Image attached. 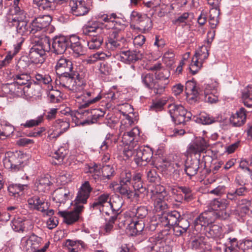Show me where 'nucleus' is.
Segmentation results:
<instances>
[{
    "instance_id": "obj_49",
    "label": "nucleus",
    "mask_w": 252,
    "mask_h": 252,
    "mask_svg": "<svg viewBox=\"0 0 252 252\" xmlns=\"http://www.w3.org/2000/svg\"><path fill=\"white\" fill-rule=\"evenodd\" d=\"M22 41L18 43L14 47L13 51H10L8 52L7 55L6 56L5 59L3 60V62L8 64L12 58L21 49Z\"/></svg>"
},
{
    "instance_id": "obj_18",
    "label": "nucleus",
    "mask_w": 252,
    "mask_h": 252,
    "mask_svg": "<svg viewBox=\"0 0 252 252\" xmlns=\"http://www.w3.org/2000/svg\"><path fill=\"white\" fill-rule=\"evenodd\" d=\"M209 144L205 139L200 138L189 145L188 152L194 154L205 152Z\"/></svg>"
},
{
    "instance_id": "obj_36",
    "label": "nucleus",
    "mask_w": 252,
    "mask_h": 252,
    "mask_svg": "<svg viewBox=\"0 0 252 252\" xmlns=\"http://www.w3.org/2000/svg\"><path fill=\"white\" fill-rule=\"evenodd\" d=\"M67 154V150L63 147H60L53 154L52 157L55 159L53 161L55 164H61L63 163L64 158Z\"/></svg>"
},
{
    "instance_id": "obj_63",
    "label": "nucleus",
    "mask_w": 252,
    "mask_h": 252,
    "mask_svg": "<svg viewBox=\"0 0 252 252\" xmlns=\"http://www.w3.org/2000/svg\"><path fill=\"white\" fill-rule=\"evenodd\" d=\"M29 65V61L25 60L24 58H20L16 65V66L21 72L25 70Z\"/></svg>"
},
{
    "instance_id": "obj_37",
    "label": "nucleus",
    "mask_w": 252,
    "mask_h": 252,
    "mask_svg": "<svg viewBox=\"0 0 252 252\" xmlns=\"http://www.w3.org/2000/svg\"><path fill=\"white\" fill-rule=\"evenodd\" d=\"M242 98L245 106L252 107V86H248L243 90Z\"/></svg>"
},
{
    "instance_id": "obj_8",
    "label": "nucleus",
    "mask_w": 252,
    "mask_h": 252,
    "mask_svg": "<svg viewBox=\"0 0 252 252\" xmlns=\"http://www.w3.org/2000/svg\"><path fill=\"white\" fill-rule=\"evenodd\" d=\"M153 155V152L149 147H140L136 149L134 161L138 166L146 165L151 161Z\"/></svg>"
},
{
    "instance_id": "obj_39",
    "label": "nucleus",
    "mask_w": 252,
    "mask_h": 252,
    "mask_svg": "<svg viewBox=\"0 0 252 252\" xmlns=\"http://www.w3.org/2000/svg\"><path fill=\"white\" fill-rule=\"evenodd\" d=\"M222 234V228L217 224H213L210 226L206 233V236L213 239L220 238Z\"/></svg>"
},
{
    "instance_id": "obj_54",
    "label": "nucleus",
    "mask_w": 252,
    "mask_h": 252,
    "mask_svg": "<svg viewBox=\"0 0 252 252\" xmlns=\"http://www.w3.org/2000/svg\"><path fill=\"white\" fill-rule=\"evenodd\" d=\"M91 110H84L83 108H79L75 113L74 116L77 119L85 118L86 119H90Z\"/></svg>"
},
{
    "instance_id": "obj_13",
    "label": "nucleus",
    "mask_w": 252,
    "mask_h": 252,
    "mask_svg": "<svg viewBox=\"0 0 252 252\" xmlns=\"http://www.w3.org/2000/svg\"><path fill=\"white\" fill-rule=\"evenodd\" d=\"M139 128L137 127H135L130 131L124 133L122 141L124 144L134 147L137 142V141L135 140L139 136Z\"/></svg>"
},
{
    "instance_id": "obj_7",
    "label": "nucleus",
    "mask_w": 252,
    "mask_h": 252,
    "mask_svg": "<svg viewBox=\"0 0 252 252\" xmlns=\"http://www.w3.org/2000/svg\"><path fill=\"white\" fill-rule=\"evenodd\" d=\"M64 36H57L53 38L50 51L57 55L63 54L69 47L70 41Z\"/></svg>"
},
{
    "instance_id": "obj_41",
    "label": "nucleus",
    "mask_w": 252,
    "mask_h": 252,
    "mask_svg": "<svg viewBox=\"0 0 252 252\" xmlns=\"http://www.w3.org/2000/svg\"><path fill=\"white\" fill-rule=\"evenodd\" d=\"M20 86H21L16 83V82H14L12 83L5 84L3 86V88L5 90L8 89V92L11 94L22 95L23 93H25L26 87L22 88Z\"/></svg>"
},
{
    "instance_id": "obj_17",
    "label": "nucleus",
    "mask_w": 252,
    "mask_h": 252,
    "mask_svg": "<svg viewBox=\"0 0 252 252\" xmlns=\"http://www.w3.org/2000/svg\"><path fill=\"white\" fill-rule=\"evenodd\" d=\"M121 61L126 63L135 62L142 58V54L136 50H127L120 53Z\"/></svg>"
},
{
    "instance_id": "obj_9",
    "label": "nucleus",
    "mask_w": 252,
    "mask_h": 252,
    "mask_svg": "<svg viewBox=\"0 0 252 252\" xmlns=\"http://www.w3.org/2000/svg\"><path fill=\"white\" fill-rule=\"evenodd\" d=\"M84 206L76 205L72 211H59L58 214L63 218V222L68 225L72 224L79 220L80 214L82 212Z\"/></svg>"
},
{
    "instance_id": "obj_45",
    "label": "nucleus",
    "mask_w": 252,
    "mask_h": 252,
    "mask_svg": "<svg viewBox=\"0 0 252 252\" xmlns=\"http://www.w3.org/2000/svg\"><path fill=\"white\" fill-rule=\"evenodd\" d=\"M26 187H27L26 185L13 184L8 187V190L11 195L17 197L20 195V193H22Z\"/></svg>"
},
{
    "instance_id": "obj_27",
    "label": "nucleus",
    "mask_w": 252,
    "mask_h": 252,
    "mask_svg": "<svg viewBox=\"0 0 252 252\" xmlns=\"http://www.w3.org/2000/svg\"><path fill=\"white\" fill-rule=\"evenodd\" d=\"M164 244L159 240L155 238H150L146 245V251L155 252H163Z\"/></svg>"
},
{
    "instance_id": "obj_22",
    "label": "nucleus",
    "mask_w": 252,
    "mask_h": 252,
    "mask_svg": "<svg viewBox=\"0 0 252 252\" xmlns=\"http://www.w3.org/2000/svg\"><path fill=\"white\" fill-rule=\"evenodd\" d=\"M181 219V215L177 211H173L169 212L166 215L163 216L161 218V221L165 222L164 225L165 226H175L177 224L180 219Z\"/></svg>"
},
{
    "instance_id": "obj_56",
    "label": "nucleus",
    "mask_w": 252,
    "mask_h": 252,
    "mask_svg": "<svg viewBox=\"0 0 252 252\" xmlns=\"http://www.w3.org/2000/svg\"><path fill=\"white\" fill-rule=\"evenodd\" d=\"M187 94V99L189 103L192 104L198 101L199 93L197 89L191 91L190 94H188V93Z\"/></svg>"
},
{
    "instance_id": "obj_53",
    "label": "nucleus",
    "mask_w": 252,
    "mask_h": 252,
    "mask_svg": "<svg viewBox=\"0 0 252 252\" xmlns=\"http://www.w3.org/2000/svg\"><path fill=\"white\" fill-rule=\"evenodd\" d=\"M209 56L208 50L205 46H202L199 51L196 52L194 56L195 58H198L200 61L207 59Z\"/></svg>"
},
{
    "instance_id": "obj_21",
    "label": "nucleus",
    "mask_w": 252,
    "mask_h": 252,
    "mask_svg": "<svg viewBox=\"0 0 252 252\" xmlns=\"http://www.w3.org/2000/svg\"><path fill=\"white\" fill-rule=\"evenodd\" d=\"M9 23H13V26H16L17 31L21 35H28L30 33H32V31H31V24L28 25L26 21H19L15 19H12L11 21Z\"/></svg>"
},
{
    "instance_id": "obj_19",
    "label": "nucleus",
    "mask_w": 252,
    "mask_h": 252,
    "mask_svg": "<svg viewBox=\"0 0 252 252\" xmlns=\"http://www.w3.org/2000/svg\"><path fill=\"white\" fill-rule=\"evenodd\" d=\"M215 214V212L212 211H205L201 214L194 221V227L195 229L201 228L202 226H206L212 222L211 216Z\"/></svg>"
},
{
    "instance_id": "obj_46",
    "label": "nucleus",
    "mask_w": 252,
    "mask_h": 252,
    "mask_svg": "<svg viewBox=\"0 0 252 252\" xmlns=\"http://www.w3.org/2000/svg\"><path fill=\"white\" fill-rule=\"evenodd\" d=\"M35 78L36 80V83L39 85L49 84L52 81V79L48 74H42L37 73L35 74Z\"/></svg>"
},
{
    "instance_id": "obj_42",
    "label": "nucleus",
    "mask_w": 252,
    "mask_h": 252,
    "mask_svg": "<svg viewBox=\"0 0 252 252\" xmlns=\"http://www.w3.org/2000/svg\"><path fill=\"white\" fill-rule=\"evenodd\" d=\"M139 24L138 29L143 31L144 32H148L152 28V21L151 18L146 15H143L141 20L138 23Z\"/></svg>"
},
{
    "instance_id": "obj_44",
    "label": "nucleus",
    "mask_w": 252,
    "mask_h": 252,
    "mask_svg": "<svg viewBox=\"0 0 252 252\" xmlns=\"http://www.w3.org/2000/svg\"><path fill=\"white\" fill-rule=\"evenodd\" d=\"M102 42L103 38L101 35L92 37L91 39L88 41V46L90 49L97 50L101 47Z\"/></svg>"
},
{
    "instance_id": "obj_31",
    "label": "nucleus",
    "mask_w": 252,
    "mask_h": 252,
    "mask_svg": "<svg viewBox=\"0 0 252 252\" xmlns=\"http://www.w3.org/2000/svg\"><path fill=\"white\" fill-rule=\"evenodd\" d=\"M33 2L39 10H54L56 8L53 0H33Z\"/></svg>"
},
{
    "instance_id": "obj_2",
    "label": "nucleus",
    "mask_w": 252,
    "mask_h": 252,
    "mask_svg": "<svg viewBox=\"0 0 252 252\" xmlns=\"http://www.w3.org/2000/svg\"><path fill=\"white\" fill-rule=\"evenodd\" d=\"M59 78L56 79L57 84L62 87L73 91H77L78 87L81 88L85 85V76L84 72H78L76 71H71L66 73V74H59Z\"/></svg>"
},
{
    "instance_id": "obj_48",
    "label": "nucleus",
    "mask_w": 252,
    "mask_h": 252,
    "mask_svg": "<svg viewBox=\"0 0 252 252\" xmlns=\"http://www.w3.org/2000/svg\"><path fill=\"white\" fill-rule=\"evenodd\" d=\"M43 121V116H38L36 119H32L27 121L25 123L21 125L26 128H30L39 125Z\"/></svg>"
},
{
    "instance_id": "obj_47",
    "label": "nucleus",
    "mask_w": 252,
    "mask_h": 252,
    "mask_svg": "<svg viewBox=\"0 0 252 252\" xmlns=\"http://www.w3.org/2000/svg\"><path fill=\"white\" fill-rule=\"evenodd\" d=\"M55 126L57 129H60L59 131L60 133L63 134L69 128L70 124L64 119H59L56 121Z\"/></svg>"
},
{
    "instance_id": "obj_30",
    "label": "nucleus",
    "mask_w": 252,
    "mask_h": 252,
    "mask_svg": "<svg viewBox=\"0 0 252 252\" xmlns=\"http://www.w3.org/2000/svg\"><path fill=\"white\" fill-rule=\"evenodd\" d=\"M69 41H70L69 47L71 48L74 53L78 55H84L85 52L84 48L77 37L75 36H72Z\"/></svg>"
},
{
    "instance_id": "obj_62",
    "label": "nucleus",
    "mask_w": 252,
    "mask_h": 252,
    "mask_svg": "<svg viewBox=\"0 0 252 252\" xmlns=\"http://www.w3.org/2000/svg\"><path fill=\"white\" fill-rule=\"evenodd\" d=\"M234 191L235 192L237 197L239 198L240 196H244L249 192V189L244 185L240 186L236 188Z\"/></svg>"
},
{
    "instance_id": "obj_15",
    "label": "nucleus",
    "mask_w": 252,
    "mask_h": 252,
    "mask_svg": "<svg viewBox=\"0 0 252 252\" xmlns=\"http://www.w3.org/2000/svg\"><path fill=\"white\" fill-rule=\"evenodd\" d=\"M145 224L143 220H136L135 218H134L130 223L128 224L126 232L130 236H137L142 233Z\"/></svg>"
},
{
    "instance_id": "obj_4",
    "label": "nucleus",
    "mask_w": 252,
    "mask_h": 252,
    "mask_svg": "<svg viewBox=\"0 0 252 252\" xmlns=\"http://www.w3.org/2000/svg\"><path fill=\"white\" fill-rule=\"evenodd\" d=\"M169 113L176 125H185L191 119L192 114L182 105L171 104L169 105Z\"/></svg>"
},
{
    "instance_id": "obj_6",
    "label": "nucleus",
    "mask_w": 252,
    "mask_h": 252,
    "mask_svg": "<svg viewBox=\"0 0 252 252\" xmlns=\"http://www.w3.org/2000/svg\"><path fill=\"white\" fill-rule=\"evenodd\" d=\"M229 204V201L226 199L215 198L210 201L209 207L213 211H217L215 213L217 218L226 220L229 217V213L226 210Z\"/></svg>"
},
{
    "instance_id": "obj_55",
    "label": "nucleus",
    "mask_w": 252,
    "mask_h": 252,
    "mask_svg": "<svg viewBox=\"0 0 252 252\" xmlns=\"http://www.w3.org/2000/svg\"><path fill=\"white\" fill-rule=\"evenodd\" d=\"M148 214V209L146 207L140 206L136 210L135 217L137 219L142 220Z\"/></svg>"
},
{
    "instance_id": "obj_58",
    "label": "nucleus",
    "mask_w": 252,
    "mask_h": 252,
    "mask_svg": "<svg viewBox=\"0 0 252 252\" xmlns=\"http://www.w3.org/2000/svg\"><path fill=\"white\" fill-rule=\"evenodd\" d=\"M199 120L200 122L203 125L211 124L216 121L214 118L210 117L209 115L205 113L200 115Z\"/></svg>"
},
{
    "instance_id": "obj_38",
    "label": "nucleus",
    "mask_w": 252,
    "mask_h": 252,
    "mask_svg": "<svg viewBox=\"0 0 252 252\" xmlns=\"http://www.w3.org/2000/svg\"><path fill=\"white\" fill-rule=\"evenodd\" d=\"M51 184V182L47 177H41L35 183L38 191L44 192L49 190Z\"/></svg>"
},
{
    "instance_id": "obj_14",
    "label": "nucleus",
    "mask_w": 252,
    "mask_h": 252,
    "mask_svg": "<svg viewBox=\"0 0 252 252\" xmlns=\"http://www.w3.org/2000/svg\"><path fill=\"white\" fill-rule=\"evenodd\" d=\"M200 159L197 158H188L185 162V171L191 178L196 175L198 171Z\"/></svg>"
},
{
    "instance_id": "obj_24",
    "label": "nucleus",
    "mask_w": 252,
    "mask_h": 252,
    "mask_svg": "<svg viewBox=\"0 0 252 252\" xmlns=\"http://www.w3.org/2000/svg\"><path fill=\"white\" fill-rule=\"evenodd\" d=\"M31 78L29 74L24 73L13 76L14 82H16V83L20 86L27 85L25 87L31 89V91H32L35 85L36 82H34L33 84L31 82H29Z\"/></svg>"
},
{
    "instance_id": "obj_57",
    "label": "nucleus",
    "mask_w": 252,
    "mask_h": 252,
    "mask_svg": "<svg viewBox=\"0 0 252 252\" xmlns=\"http://www.w3.org/2000/svg\"><path fill=\"white\" fill-rule=\"evenodd\" d=\"M12 227L13 229L16 232H23L25 228L21 219L13 220L12 222Z\"/></svg>"
},
{
    "instance_id": "obj_5",
    "label": "nucleus",
    "mask_w": 252,
    "mask_h": 252,
    "mask_svg": "<svg viewBox=\"0 0 252 252\" xmlns=\"http://www.w3.org/2000/svg\"><path fill=\"white\" fill-rule=\"evenodd\" d=\"M20 152H7L5 154L3 160L5 168L16 172L22 169L21 164L23 163Z\"/></svg>"
},
{
    "instance_id": "obj_29",
    "label": "nucleus",
    "mask_w": 252,
    "mask_h": 252,
    "mask_svg": "<svg viewBox=\"0 0 252 252\" xmlns=\"http://www.w3.org/2000/svg\"><path fill=\"white\" fill-rule=\"evenodd\" d=\"M67 247H70L69 249L70 252H78V251H84L87 249V245L81 240L73 241L68 239L66 241Z\"/></svg>"
},
{
    "instance_id": "obj_51",
    "label": "nucleus",
    "mask_w": 252,
    "mask_h": 252,
    "mask_svg": "<svg viewBox=\"0 0 252 252\" xmlns=\"http://www.w3.org/2000/svg\"><path fill=\"white\" fill-rule=\"evenodd\" d=\"M141 78L142 82L145 84L146 87L149 89L156 80L154 78L153 75L150 73L142 74Z\"/></svg>"
},
{
    "instance_id": "obj_11",
    "label": "nucleus",
    "mask_w": 252,
    "mask_h": 252,
    "mask_svg": "<svg viewBox=\"0 0 252 252\" xmlns=\"http://www.w3.org/2000/svg\"><path fill=\"white\" fill-rule=\"evenodd\" d=\"M41 238L38 237L34 233L29 237V238L25 241L23 245V251L27 252H32V251H37L40 244L41 243Z\"/></svg>"
},
{
    "instance_id": "obj_60",
    "label": "nucleus",
    "mask_w": 252,
    "mask_h": 252,
    "mask_svg": "<svg viewBox=\"0 0 252 252\" xmlns=\"http://www.w3.org/2000/svg\"><path fill=\"white\" fill-rule=\"evenodd\" d=\"M147 179L150 182L157 183L159 181V176L155 170H150L147 174Z\"/></svg>"
},
{
    "instance_id": "obj_12",
    "label": "nucleus",
    "mask_w": 252,
    "mask_h": 252,
    "mask_svg": "<svg viewBox=\"0 0 252 252\" xmlns=\"http://www.w3.org/2000/svg\"><path fill=\"white\" fill-rule=\"evenodd\" d=\"M92 190V188H91L89 182L88 181H86L82 185L78 191L77 195L75 199L76 204H86Z\"/></svg>"
},
{
    "instance_id": "obj_40",
    "label": "nucleus",
    "mask_w": 252,
    "mask_h": 252,
    "mask_svg": "<svg viewBox=\"0 0 252 252\" xmlns=\"http://www.w3.org/2000/svg\"><path fill=\"white\" fill-rule=\"evenodd\" d=\"M167 85V81L162 82L160 81L156 80L150 88L151 93L155 94H161L165 90V88Z\"/></svg>"
},
{
    "instance_id": "obj_61",
    "label": "nucleus",
    "mask_w": 252,
    "mask_h": 252,
    "mask_svg": "<svg viewBox=\"0 0 252 252\" xmlns=\"http://www.w3.org/2000/svg\"><path fill=\"white\" fill-rule=\"evenodd\" d=\"M98 18L102 19V21L107 22L108 23V25H109V29H117V27L115 26V23H116L115 21L114 20H111L110 19V18L109 17V15L107 14H103L100 15L99 14L98 15Z\"/></svg>"
},
{
    "instance_id": "obj_3",
    "label": "nucleus",
    "mask_w": 252,
    "mask_h": 252,
    "mask_svg": "<svg viewBox=\"0 0 252 252\" xmlns=\"http://www.w3.org/2000/svg\"><path fill=\"white\" fill-rule=\"evenodd\" d=\"M50 49L49 38L42 39L38 44L34 45L30 50L29 56L31 61L35 63H42L44 62V56L46 52Z\"/></svg>"
},
{
    "instance_id": "obj_50",
    "label": "nucleus",
    "mask_w": 252,
    "mask_h": 252,
    "mask_svg": "<svg viewBox=\"0 0 252 252\" xmlns=\"http://www.w3.org/2000/svg\"><path fill=\"white\" fill-rule=\"evenodd\" d=\"M156 80L165 82L167 81V85L169 83L168 78L169 76L168 71L166 69H162L158 71V73L155 72Z\"/></svg>"
},
{
    "instance_id": "obj_10",
    "label": "nucleus",
    "mask_w": 252,
    "mask_h": 252,
    "mask_svg": "<svg viewBox=\"0 0 252 252\" xmlns=\"http://www.w3.org/2000/svg\"><path fill=\"white\" fill-rule=\"evenodd\" d=\"M52 21V18L50 16L46 15L39 16L35 18L31 23V31L34 34L38 31L47 27Z\"/></svg>"
},
{
    "instance_id": "obj_52",
    "label": "nucleus",
    "mask_w": 252,
    "mask_h": 252,
    "mask_svg": "<svg viewBox=\"0 0 252 252\" xmlns=\"http://www.w3.org/2000/svg\"><path fill=\"white\" fill-rule=\"evenodd\" d=\"M102 176L106 179H110L111 177L114 176V170L111 166L109 165H104L101 168Z\"/></svg>"
},
{
    "instance_id": "obj_34",
    "label": "nucleus",
    "mask_w": 252,
    "mask_h": 252,
    "mask_svg": "<svg viewBox=\"0 0 252 252\" xmlns=\"http://www.w3.org/2000/svg\"><path fill=\"white\" fill-rule=\"evenodd\" d=\"M28 204L30 207L33 209H35L41 212L45 211L44 201L41 200L37 196H34L28 200Z\"/></svg>"
},
{
    "instance_id": "obj_20",
    "label": "nucleus",
    "mask_w": 252,
    "mask_h": 252,
    "mask_svg": "<svg viewBox=\"0 0 252 252\" xmlns=\"http://www.w3.org/2000/svg\"><path fill=\"white\" fill-rule=\"evenodd\" d=\"M229 120L233 126L239 127L243 126L246 120L245 109L241 108L238 111L230 117Z\"/></svg>"
},
{
    "instance_id": "obj_25",
    "label": "nucleus",
    "mask_w": 252,
    "mask_h": 252,
    "mask_svg": "<svg viewBox=\"0 0 252 252\" xmlns=\"http://www.w3.org/2000/svg\"><path fill=\"white\" fill-rule=\"evenodd\" d=\"M164 195L158 194L153 196L154 210L157 212H164L168 208V206L164 199Z\"/></svg>"
},
{
    "instance_id": "obj_59",
    "label": "nucleus",
    "mask_w": 252,
    "mask_h": 252,
    "mask_svg": "<svg viewBox=\"0 0 252 252\" xmlns=\"http://www.w3.org/2000/svg\"><path fill=\"white\" fill-rule=\"evenodd\" d=\"M106 45L107 48L114 50L117 48L121 47V44L119 42V40H113L112 38H108L107 40L106 41Z\"/></svg>"
},
{
    "instance_id": "obj_16",
    "label": "nucleus",
    "mask_w": 252,
    "mask_h": 252,
    "mask_svg": "<svg viewBox=\"0 0 252 252\" xmlns=\"http://www.w3.org/2000/svg\"><path fill=\"white\" fill-rule=\"evenodd\" d=\"M56 71L57 74H66L67 72L73 71L72 62L65 58L61 57L57 63Z\"/></svg>"
},
{
    "instance_id": "obj_28",
    "label": "nucleus",
    "mask_w": 252,
    "mask_h": 252,
    "mask_svg": "<svg viewBox=\"0 0 252 252\" xmlns=\"http://www.w3.org/2000/svg\"><path fill=\"white\" fill-rule=\"evenodd\" d=\"M104 112L99 109H93L91 110L90 119H85L81 122L80 125L84 126L96 123L100 118L104 116Z\"/></svg>"
},
{
    "instance_id": "obj_26",
    "label": "nucleus",
    "mask_w": 252,
    "mask_h": 252,
    "mask_svg": "<svg viewBox=\"0 0 252 252\" xmlns=\"http://www.w3.org/2000/svg\"><path fill=\"white\" fill-rule=\"evenodd\" d=\"M69 193L65 188H59L54 191L53 199L57 203H64L67 200Z\"/></svg>"
},
{
    "instance_id": "obj_32",
    "label": "nucleus",
    "mask_w": 252,
    "mask_h": 252,
    "mask_svg": "<svg viewBox=\"0 0 252 252\" xmlns=\"http://www.w3.org/2000/svg\"><path fill=\"white\" fill-rule=\"evenodd\" d=\"M237 206L240 208L241 212L245 214H252V199L243 198L239 200Z\"/></svg>"
},
{
    "instance_id": "obj_33",
    "label": "nucleus",
    "mask_w": 252,
    "mask_h": 252,
    "mask_svg": "<svg viewBox=\"0 0 252 252\" xmlns=\"http://www.w3.org/2000/svg\"><path fill=\"white\" fill-rule=\"evenodd\" d=\"M109 205L110 206L111 212H106L105 214L108 216L112 215V217H116L117 218V216L121 212L120 209L122 206V203L119 198H118L116 200H113L111 201L110 200L109 201Z\"/></svg>"
},
{
    "instance_id": "obj_35",
    "label": "nucleus",
    "mask_w": 252,
    "mask_h": 252,
    "mask_svg": "<svg viewBox=\"0 0 252 252\" xmlns=\"http://www.w3.org/2000/svg\"><path fill=\"white\" fill-rule=\"evenodd\" d=\"M204 236H197L193 240L190 244L189 247L193 250L205 251L206 248Z\"/></svg>"
},
{
    "instance_id": "obj_64",
    "label": "nucleus",
    "mask_w": 252,
    "mask_h": 252,
    "mask_svg": "<svg viewBox=\"0 0 252 252\" xmlns=\"http://www.w3.org/2000/svg\"><path fill=\"white\" fill-rule=\"evenodd\" d=\"M116 219L117 218H116L115 216L110 217L104 227V230L106 233H110L113 230V224H114Z\"/></svg>"
},
{
    "instance_id": "obj_23",
    "label": "nucleus",
    "mask_w": 252,
    "mask_h": 252,
    "mask_svg": "<svg viewBox=\"0 0 252 252\" xmlns=\"http://www.w3.org/2000/svg\"><path fill=\"white\" fill-rule=\"evenodd\" d=\"M75 97L78 99L79 104L78 108H85L89 106L91 104H93L99 101L101 98L100 95H98L93 98H88L84 93L79 95L76 94Z\"/></svg>"
},
{
    "instance_id": "obj_1",
    "label": "nucleus",
    "mask_w": 252,
    "mask_h": 252,
    "mask_svg": "<svg viewBox=\"0 0 252 252\" xmlns=\"http://www.w3.org/2000/svg\"><path fill=\"white\" fill-rule=\"evenodd\" d=\"M140 173L132 174L129 170H124L120 175V186L117 189L119 193L127 199H131L133 196L139 197L140 193L146 191Z\"/></svg>"
},
{
    "instance_id": "obj_43",
    "label": "nucleus",
    "mask_w": 252,
    "mask_h": 252,
    "mask_svg": "<svg viewBox=\"0 0 252 252\" xmlns=\"http://www.w3.org/2000/svg\"><path fill=\"white\" fill-rule=\"evenodd\" d=\"M178 189L184 197L185 201L189 202L194 198L193 193L191 187L188 186H178Z\"/></svg>"
}]
</instances>
